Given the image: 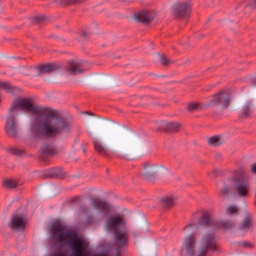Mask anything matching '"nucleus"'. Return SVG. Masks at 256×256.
<instances>
[{
  "label": "nucleus",
  "mask_w": 256,
  "mask_h": 256,
  "mask_svg": "<svg viewBox=\"0 0 256 256\" xmlns=\"http://www.w3.org/2000/svg\"><path fill=\"white\" fill-rule=\"evenodd\" d=\"M10 109L19 115L21 109L30 111L36 115L35 124L30 128L31 137H57L63 131H69L72 127L71 122L63 118L57 110L41 108L31 98H18L14 101Z\"/></svg>",
  "instance_id": "1"
},
{
  "label": "nucleus",
  "mask_w": 256,
  "mask_h": 256,
  "mask_svg": "<svg viewBox=\"0 0 256 256\" xmlns=\"http://www.w3.org/2000/svg\"><path fill=\"white\" fill-rule=\"evenodd\" d=\"M206 228V226H200L199 228L194 226L189 231L183 228L185 233L197 229V237H199V241H197L195 234H189L184 238L182 251H185L187 256H207L208 251H217V237L215 234L208 232Z\"/></svg>",
  "instance_id": "2"
},
{
  "label": "nucleus",
  "mask_w": 256,
  "mask_h": 256,
  "mask_svg": "<svg viewBox=\"0 0 256 256\" xmlns=\"http://www.w3.org/2000/svg\"><path fill=\"white\" fill-rule=\"evenodd\" d=\"M237 222L235 220L217 221L213 219L211 213L205 209H199L192 213L190 222L184 227V231H189L193 227H216V229H223V231H231L235 229Z\"/></svg>",
  "instance_id": "3"
},
{
  "label": "nucleus",
  "mask_w": 256,
  "mask_h": 256,
  "mask_svg": "<svg viewBox=\"0 0 256 256\" xmlns=\"http://www.w3.org/2000/svg\"><path fill=\"white\" fill-rule=\"evenodd\" d=\"M251 177L246 176L244 180H239L236 176L229 178L230 184H224L219 192L220 197L227 199L229 195L236 199H247L251 195Z\"/></svg>",
  "instance_id": "4"
},
{
  "label": "nucleus",
  "mask_w": 256,
  "mask_h": 256,
  "mask_svg": "<svg viewBox=\"0 0 256 256\" xmlns=\"http://www.w3.org/2000/svg\"><path fill=\"white\" fill-rule=\"evenodd\" d=\"M105 228L107 231L114 233V241L117 247H124V245H127L129 230L127 229V222L123 215L114 214L109 216L105 221Z\"/></svg>",
  "instance_id": "5"
},
{
  "label": "nucleus",
  "mask_w": 256,
  "mask_h": 256,
  "mask_svg": "<svg viewBox=\"0 0 256 256\" xmlns=\"http://www.w3.org/2000/svg\"><path fill=\"white\" fill-rule=\"evenodd\" d=\"M208 105L212 107H218L219 109L225 110L231 105V95L227 90H222L212 95L211 99L208 101Z\"/></svg>",
  "instance_id": "6"
},
{
  "label": "nucleus",
  "mask_w": 256,
  "mask_h": 256,
  "mask_svg": "<svg viewBox=\"0 0 256 256\" xmlns=\"http://www.w3.org/2000/svg\"><path fill=\"white\" fill-rule=\"evenodd\" d=\"M17 112L13 111V108L9 109L8 115L6 117L5 132L8 137L17 139L19 137V126H17Z\"/></svg>",
  "instance_id": "7"
},
{
  "label": "nucleus",
  "mask_w": 256,
  "mask_h": 256,
  "mask_svg": "<svg viewBox=\"0 0 256 256\" xmlns=\"http://www.w3.org/2000/svg\"><path fill=\"white\" fill-rule=\"evenodd\" d=\"M58 67L55 65H32L25 66L22 70L24 75H35L39 77V75H45V73H53L57 71Z\"/></svg>",
  "instance_id": "8"
},
{
  "label": "nucleus",
  "mask_w": 256,
  "mask_h": 256,
  "mask_svg": "<svg viewBox=\"0 0 256 256\" xmlns=\"http://www.w3.org/2000/svg\"><path fill=\"white\" fill-rule=\"evenodd\" d=\"M157 173H159V167L155 163L144 162L142 164V171L140 173L141 177L151 181V179H155L157 177Z\"/></svg>",
  "instance_id": "9"
},
{
  "label": "nucleus",
  "mask_w": 256,
  "mask_h": 256,
  "mask_svg": "<svg viewBox=\"0 0 256 256\" xmlns=\"http://www.w3.org/2000/svg\"><path fill=\"white\" fill-rule=\"evenodd\" d=\"M90 205L97 211H102V213H111V204L99 198H92Z\"/></svg>",
  "instance_id": "10"
},
{
  "label": "nucleus",
  "mask_w": 256,
  "mask_h": 256,
  "mask_svg": "<svg viewBox=\"0 0 256 256\" xmlns=\"http://www.w3.org/2000/svg\"><path fill=\"white\" fill-rule=\"evenodd\" d=\"M174 15L176 17H189L191 15V3L183 2L177 4L174 8Z\"/></svg>",
  "instance_id": "11"
},
{
  "label": "nucleus",
  "mask_w": 256,
  "mask_h": 256,
  "mask_svg": "<svg viewBox=\"0 0 256 256\" xmlns=\"http://www.w3.org/2000/svg\"><path fill=\"white\" fill-rule=\"evenodd\" d=\"M25 225H27V219L21 215H14L9 222V227L15 231L25 229Z\"/></svg>",
  "instance_id": "12"
},
{
  "label": "nucleus",
  "mask_w": 256,
  "mask_h": 256,
  "mask_svg": "<svg viewBox=\"0 0 256 256\" xmlns=\"http://www.w3.org/2000/svg\"><path fill=\"white\" fill-rule=\"evenodd\" d=\"M158 127L162 131H168L169 133H177L181 129V124L179 122H169V121H160L158 122Z\"/></svg>",
  "instance_id": "13"
},
{
  "label": "nucleus",
  "mask_w": 256,
  "mask_h": 256,
  "mask_svg": "<svg viewBox=\"0 0 256 256\" xmlns=\"http://www.w3.org/2000/svg\"><path fill=\"white\" fill-rule=\"evenodd\" d=\"M94 150L98 155H101L102 157H110L111 152L109 151V148H107V145L99 139L93 140Z\"/></svg>",
  "instance_id": "14"
},
{
  "label": "nucleus",
  "mask_w": 256,
  "mask_h": 256,
  "mask_svg": "<svg viewBox=\"0 0 256 256\" xmlns=\"http://www.w3.org/2000/svg\"><path fill=\"white\" fill-rule=\"evenodd\" d=\"M41 159L45 161L48 157H53V155H57V149L52 144H43L40 149Z\"/></svg>",
  "instance_id": "15"
},
{
  "label": "nucleus",
  "mask_w": 256,
  "mask_h": 256,
  "mask_svg": "<svg viewBox=\"0 0 256 256\" xmlns=\"http://www.w3.org/2000/svg\"><path fill=\"white\" fill-rule=\"evenodd\" d=\"M135 19L139 21L140 23H151L155 19V14L151 12H147L145 10L139 12L136 14Z\"/></svg>",
  "instance_id": "16"
},
{
  "label": "nucleus",
  "mask_w": 256,
  "mask_h": 256,
  "mask_svg": "<svg viewBox=\"0 0 256 256\" xmlns=\"http://www.w3.org/2000/svg\"><path fill=\"white\" fill-rule=\"evenodd\" d=\"M129 145L130 141L128 138H118L114 142L115 149H117L118 151H122L124 153H129Z\"/></svg>",
  "instance_id": "17"
},
{
  "label": "nucleus",
  "mask_w": 256,
  "mask_h": 256,
  "mask_svg": "<svg viewBox=\"0 0 256 256\" xmlns=\"http://www.w3.org/2000/svg\"><path fill=\"white\" fill-rule=\"evenodd\" d=\"M177 203V196H164L160 198V205L164 209H173Z\"/></svg>",
  "instance_id": "18"
},
{
  "label": "nucleus",
  "mask_w": 256,
  "mask_h": 256,
  "mask_svg": "<svg viewBox=\"0 0 256 256\" xmlns=\"http://www.w3.org/2000/svg\"><path fill=\"white\" fill-rule=\"evenodd\" d=\"M253 229V218L247 216L243 219L240 225L237 228V231L240 233H247V231H251Z\"/></svg>",
  "instance_id": "19"
},
{
  "label": "nucleus",
  "mask_w": 256,
  "mask_h": 256,
  "mask_svg": "<svg viewBox=\"0 0 256 256\" xmlns=\"http://www.w3.org/2000/svg\"><path fill=\"white\" fill-rule=\"evenodd\" d=\"M207 143L210 147H221L225 143V138L221 134L213 135L207 138Z\"/></svg>",
  "instance_id": "20"
},
{
  "label": "nucleus",
  "mask_w": 256,
  "mask_h": 256,
  "mask_svg": "<svg viewBox=\"0 0 256 256\" xmlns=\"http://www.w3.org/2000/svg\"><path fill=\"white\" fill-rule=\"evenodd\" d=\"M87 71V68H83L81 65H68L66 67V73L68 75H81V73H85Z\"/></svg>",
  "instance_id": "21"
},
{
  "label": "nucleus",
  "mask_w": 256,
  "mask_h": 256,
  "mask_svg": "<svg viewBox=\"0 0 256 256\" xmlns=\"http://www.w3.org/2000/svg\"><path fill=\"white\" fill-rule=\"evenodd\" d=\"M207 106L201 104V102H190L186 106L188 113H196V111H203Z\"/></svg>",
  "instance_id": "22"
},
{
  "label": "nucleus",
  "mask_w": 256,
  "mask_h": 256,
  "mask_svg": "<svg viewBox=\"0 0 256 256\" xmlns=\"http://www.w3.org/2000/svg\"><path fill=\"white\" fill-rule=\"evenodd\" d=\"M251 113H253V104L251 101H246L241 108L242 117H250Z\"/></svg>",
  "instance_id": "23"
},
{
  "label": "nucleus",
  "mask_w": 256,
  "mask_h": 256,
  "mask_svg": "<svg viewBox=\"0 0 256 256\" xmlns=\"http://www.w3.org/2000/svg\"><path fill=\"white\" fill-rule=\"evenodd\" d=\"M154 59L162 65H173V63H175V60L168 58L163 54H155Z\"/></svg>",
  "instance_id": "24"
},
{
  "label": "nucleus",
  "mask_w": 256,
  "mask_h": 256,
  "mask_svg": "<svg viewBox=\"0 0 256 256\" xmlns=\"http://www.w3.org/2000/svg\"><path fill=\"white\" fill-rule=\"evenodd\" d=\"M0 89H3L6 93H17L21 89L11 85L9 82H0Z\"/></svg>",
  "instance_id": "25"
},
{
  "label": "nucleus",
  "mask_w": 256,
  "mask_h": 256,
  "mask_svg": "<svg viewBox=\"0 0 256 256\" xmlns=\"http://www.w3.org/2000/svg\"><path fill=\"white\" fill-rule=\"evenodd\" d=\"M226 215H229V217H236V215H239V208L237 205H228L226 207Z\"/></svg>",
  "instance_id": "26"
},
{
  "label": "nucleus",
  "mask_w": 256,
  "mask_h": 256,
  "mask_svg": "<svg viewBox=\"0 0 256 256\" xmlns=\"http://www.w3.org/2000/svg\"><path fill=\"white\" fill-rule=\"evenodd\" d=\"M17 185V181H15L14 179L3 180V187H5V189H15Z\"/></svg>",
  "instance_id": "27"
},
{
  "label": "nucleus",
  "mask_w": 256,
  "mask_h": 256,
  "mask_svg": "<svg viewBox=\"0 0 256 256\" xmlns=\"http://www.w3.org/2000/svg\"><path fill=\"white\" fill-rule=\"evenodd\" d=\"M89 63L87 60L79 59V57H75L68 61V65H87Z\"/></svg>",
  "instance_id": "28"
},
{
  "label": "nucleus",
  "mask_w": 256,
  "mask_h": 256,
  "mask_svg": "<svg viewBox=\"0 0 256 256\" xmlns=\"http://www.w3.org/2000/svg\"><path fill=\"white\" fill-rule=\"evenodd\" d=\"M224 171L221 168H213L212 173H209L211 177H219V175H223Z\"/></svg>",
  "instance_id": "29"
},
{
  "label": "nucleus",
  "mask_w": 256,
  "mask_h": 256,
  "mask_svg": "<svg viewBox=\"0 0 256 256\" xmlns=\"http://www.w3.org/2000/svg\"><path fill=\"white\" fill-rule=\"evenodd\" d=\"M85 0H62L63 5H72V3H83Z\"/></svg>",
  "instance_id": "30"
},
{
  "label": "nucleus",
  "mask_w": 256,
  "mask_h": 256,
  "mask_svg": "<svg viewBox=\"0 0 256 256\" xmlns=\"http://www.w3.org/2000/svg\"><path fill=\"white\" fill-rule=\"evenodd\" d=\"M240 247H253V245L251 244V242L243 241L240 242Z\"/></svg>",
  "instance_id": "31"
},
{
  "label": "nucleus",
  "mask_w": 256,
  "mask_h": 256,
  "mask_svg": "<svg viewBox=\"0 0 256 256\" xmlns=\"http://www.w3.org/2000/svg\"><path fill=\"white\" fill-rule=\"evenodd\" d=\"M250 171L252 175H256V162L250 165Z\"/></svg>",
  "instance_id": "32"
},
{
  "label": "nucleus",
  "mask_w": 256,
  "mask_h": 256,
  "mask_svg": "<svg viewBox=\"0 0 256 256\" xmlns=\"http://www.w3.org/2000/svg\"><path fill=\"white\" fill-rule=\"evenodd\" d=\"M86 223H87V225H93V223H95V219H93L92 217H89V218L86 220Z\"/></svg>",
  "instance_id": "33"
},
{
  "label": "nucleus",
  "mask_w": 256,
  "mask_h": 256,
  "mask_svg": "<svg viewBox=\"0 0 256 256\" xmlns=\"http://www.w3.org/2000/svg\"><path fill=\"white\" fill-rule=\"evenodd\" d=\"M54 175L56 176V177H63V174H60L59 173V170H56L55 172H54Z\"/></svg>",
  "instance_id": "34"
},
{
  "label": "nucleus",
  "mask_w": 256,
  "mask_h": 256,
  "mask_svg": "<svg viewBox=\"0 0 256 256\" xmlns=\"http://www.w3.org/2000/svg\"><path fill=\"white\" fill-rule=\"evenodd\" d=\"M185 63H195V62L193 61V59L188 58V59H186Z\"/></svg>",
  "instance_id": "35"
},
{
  "label": "nucleus",
  "mask_w": 256,
  "mask_h": 256,
  "mask_svg": "<svg viewBox=\"0 0 256 256\" xmlns=\"http://www.w3.org/2000/svg\"><path fill=\"white\" fill-rule=\"evenodd\" d=\"M35 19H36V21H41V20H43V18H41V17H36Z\"/></svg>",
  "instance_id": "36"
},
{
  "label": "nucleus",
  "mask_w": 256,
  "mask_h": 256,
  "mask_svg": "<svg viewBox=\"0 0 256 256\" xmlns=\"http://www.w3.org/2000/svg\"><path fill=\"white\" fill-rule=\"evenodd\" d=\"M11 59H13V61H17V59H19V58H17V57H12Z\"/></svg>",
  "instance_id": "37"
},
{
  "label": "nucleus",
  "mask_w": 256,
  "mask_h": 256,
  "mask_svg": "<svg viewBox=\"0 0 256 256\" xmlns=\"http://www.w3.org/2000/svg\"><path fill=\"white\" fill-rule=\"evenodd\" d=\"M46 65H53V63H46Z\"/></svg>",
  "instance_id": "38"
},
{
  "label": "nucleus",
  "mask_w": 256,
  "mask_h": 256,
  "mask_svg": "<svg viewBox=\"0 0 256 256\" xmlns=\"http://www.w3.org/2000/svg\"><path fill=\"white\" fill-rule=\"evenodd\" d=\"M235 173H239V170H236Z\"/></svg>",
  "instance_id": "39"
},
{
  "label": "nucleus",
  "mask_w": 256,
  "mask_h": 256,
  "mask_svg": "<svg viewBox=\"0 0 256 256\" xmlns=\"http://www.w3.org/2000/svg\"><path fill=\"white\" fill-rule=\"evenodd\" d=\"M12 63H17V61H14V62H12Z\"/></svg>",
  "instance_id": "40"
},
{
  "label": "nucleus",
  "mask_w": 256,
  "mask_h": 256,
  "mask_svg": "<svg viewBox=\"0 0 256 256\" xmlns=\"http://www.w3.org/2000/svg\"><path fill=\"white\" fill-rule=\"evenodd\" d=\"M36 49H39V47H36Z\"/></svg>",
  "instance_id": "41"
}]
</instances>
